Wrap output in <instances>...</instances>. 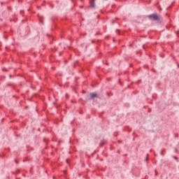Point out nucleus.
Instances as JSON below:
<instances>
[{
  "label": "nucleus",
  "mask_w": 179,
  "mask_h": 179,
  "mask_svg": "<svg viewBox=\"0 0 179 179\" xmlns=\"http://www.w3.org/2000/svg\"><path fill=\"white\" fill-rule=\"evenodd\" d=\"M148 17L150 19V20H153L154 22H156V20H160V17H159L157 13L149 15H148Z\"/></svg>",
  "instance_id": "obj_1"
},
{
  "label": "nucleus",
  "mask_w": 179,
  "mask_h": 179,
  "mask_svg": "<svg viewBox=\"0 0 179 179\" xmlns=\"http://www.w3.org/2000/svg\"><path fill=\"white\" fill-rule=\"evenodd\" d=\"M90 8H94L96 7V6H95V0H90Z\"/></svg>",
  "instance_id": "obj_2"
},
{
  "label": "nucleus",
  "mask_w": 179,
  "mask_h": 179,
  "mask_svg": "<svg viewBox=\"0 0 179 179\" xmlns=\"http://www.w3.org/2000/svg\"><path fill=\"white\" fill-rule=\"evenodd\" d=\"M90 99L93 100V99H95V97H98L97 93L94 92V93H90Z\"/></svg>",
  "instance_id": "obj_3"
},
{
  "label": "nucleus",
  "mask_w": 179,
  "mask_h": 179,
  "mask_svg": "<svg viewBox=\"0 0 179 179\" xmlns=\"http://www.w3.org/2000/svg\"><path fill=\"white\" fill-rule=\"evenodd\" d=\"M173 159H175V160H178V158L177 157H173Z\"/></svg>",
  "instance_id": "obj_4"
},
{
  "label": "nucleus",
  "mask_w": 179,
  "mask_h": 179,
  "mask_svg": "<svg viewBox=\"0 0 179 179\" xmlns=\"http://www.w3.org/2000/svg\"><path fill=\"white\" fill-rule=\"evenodd\" d=\"M64 174H66V171H64Z\"/></svg>",
  "instance_id": "obj_5"
},
{
  "label": "nucleus",
  "mask_w": 179,
  "mask_h": 179,
  "mask_svg": "<svg viewBox=\"0 0 179 179\" xmlns=\"http://www.w3.org/2000/svg\"><path fill=\"white\" fill-rule=\"evenodd\" d=\"M66 163H68V159H66Z\"/></svg>",
  "instance_id": "obj_6"
},
{
  "label": "nucleus",
  "mask_w": 179,
  "mask_h": 179,
  "mask_svg": "<svg viewBox=\"0 0 179 179\" xmlns=\"http://www.w3.org/2000/svg\"><path fill=\"white\" fill-rule=\"evenodd\" d=\"M176 152H177V150H176Z\"/></svg>",
  "instance_id": "obj_7"
}]
</instances>
